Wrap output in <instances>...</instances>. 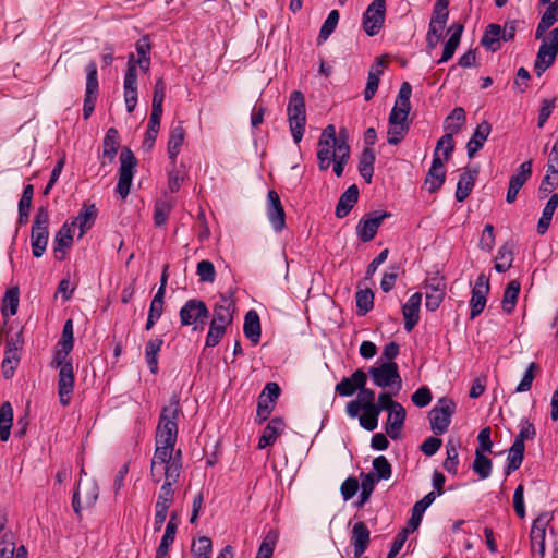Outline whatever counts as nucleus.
Returning a JSON list of instances; mask_svg holds the SVG:
<instances>
[{"label": "nucleus", "mask_w": 558, "mask_h": 558, "mask_svg": "<svg viewBox=\"0 0 558 558\" xmlns=\"http://www.w3.org/2000/svg\"><path fill=\"white\" fill-rule=\"evenodd\" d=\"M181 412L179 398L173 396L169 400V403L161 410L156 429L157 444L175 445L178 437V418Z\"/></svg>", "instance_id": "obj_1"}, {"label": "nucleus", "mask_w": 558, "mask_h": 558, "mask_svg": "<svg viewBox=\"0 0 558 558\" xmlns=\"http://www.w3.org/2000/svg\"><path fill=\"white\" fill-rule=\"evenodd\" d=\"M287 114L292 137L299 144L304 135L306 125L305 99L300 90H293L290 94Z\"/></svg>", "instance_id": "obj_2"}, {"label": "nucleus", "mask_w": 558, "mask_h": 558, "mask_svg": "<svg viewBox=\"0 0 558 558\" xmlns=\"http://www.w3.org/2000/svg\"><path fill=\"white\" fill-rule=\"evenodd\" d=\"M49 213L46 207H39L33 221L31 232L32 253L40 257L46 251L49 238Z\"/></svg>", "instance_id": "obj_3"}, {"label": "nucleus", "mask_w": 558, "mask_h": 558, "mask_svg": "<svg viewBox=\"0 0 558 558\" xmlns=\"http://www.w3.org/2000/svg\"><path fill=\"white\" fill-rule=\"evenodd\" d=\"M368 374L377 387L396 388L398 392L402 387V379L398 365L395 362H385L368 369Z\"/></svg>", "instance_id": "obj_4"}, {"label": "nucleus", "mask_w": 558, "mask_h": 558, "mask_svg": "<svg viewBox=\"0 0 558 558\" xmlns=\"http://www.w3.org/2000/svg\"><path fill=\"white\" fill-rule=\"evenodd\" d=\"M120 168L119 179L116 187V192L122 199L126 198L130 193V187L134 177V170L137 165V160L129 148H123L120 154Z\"/></svg>", "instance_id": "obj_5"}, {"label": "nucleus", "mask_w": 558, "mask_h": 558, "mask_svg": "<svg viewBox=\"0 0 558 558\" xmlns=\"http://www.w3.org/2000/svg\"><path fill=\"white\" fill-rule=\"evenodd\" d=\"M558 54V27L554 28L548 37L543 38L539 46L536 60L535 72L539 76L546 71L554 62Z\"/></svg>", "instance_id": "obj_6"}, {"label": "nucleus", "mask_w": 558, "mask_h": 558, "mask_svg": "<svg viewBox=\"0 0 558 558\" xmlns=\"http://www.w3.org/2000/svg\"><path fill=\"white\" fill-rule=\"evenodd\" d=\"M454 409L456 404L453 401L442 398L438 401V405L429 411L430 428L435 435H441L447 432Z\"/></svg>", "instance_id": "obj_7"}, {"label": "nucleus", "mask_w": 558, "mask_h": 558, "mask_svg": "<svg viewBox=\"0 0 558 558\" xmlns=\"http://www.w3.org/2000/svg\"><path fill=\"white\" fill-rule=\"evenodd\" d=\"M386 0H374L363 14V29L368 36L377 35L384 26Z\"/></svg>", "instance_id": "obj_8"}, {"label": "nucleus", "mask_w": 558, "mask_h": 558, "mask_svg": "<svg viewBox=\"0 0 558 558\" xmlns=\"http://www.w3.org/2000/svg\"><path fill=\"white\" fill-rule=\"evenodd\" d=\"M208 310L203 301L189 300L180 310V320L183 326L194 325V329L198 326L203 328L208 318Z\"/></svg>", "instance_id": "obj_9"}, {"label": "nucleus", "mask_w": 558, "mask_h": 558, "mask_svg": "<svg viewBox=\"0 0 558 558\" xmlns=\"http://www.w3.org/2000/svg\"><path fill=\"white\" fill-rule=\"evenodd\" d=\"M391 213L385 210H374L365 214L356 226V234L363 242L372 241L384 219L389 218Z\"/></svg>", "instance_id": "obj_10"}, {"label": "nucleus", "mask_w": 558, "mask_h": 558, "mask_svg": "<svg viewBox=\"0 0 558 558\" xmlns=\"http://www.w3.org/2000/svg\"><path fill=\"white\" fill-rule=\"evenodd\" d=\"M86 90L83 105V117L88 119L94 112L95 105L99 92L97 65L94 61H90L86 68Z\"/></svg>", "instance_id": "obj_11"}, {"label": "nucleus", "mask_w": 558, "mask_h": 558, "mask_svg": "<svg viewBox=\"0 0 558 558\" xmlns=\"http://www.w3.org/2000/svg\"><path fill=\"white\" fill-rule=\"evenodd\" d=\"M532 163L533 161L530 159L524 161L519 166L517 171L510 177L509 186L506 195V201L509 204L515 202L517 196L522 189V186L527 182V180L532 175Z\"/></svg>", "instance_id": "obj_12"}, {"label": "nucleus", "mask_w": 558, "mask_h": 558, "mask_svg": "<svg viewBox=\"0 0 558 558\" xmlns=\"http://www.w3.org/2000/svg\"><path fill=\"white\" fill-rule=\"evenodd\" d=\"M267 216L272 229L281 232L286 227V214L278 193L270 190L267 195Z\"/></svg>", "instance_id": "obj_13"}, {"label": "nucleus", "mask_w": 558, "mask_h": 558, "mask_svg": "<svg viewBox=\"0 0 558 558\" xmlns=\"http://www.w3.org/2000/svg\"><path fill=\"white\" fill-rule=\"evenodd\" d=\"M367 383V375L363 369H356L350 377H343L336 385L335 391L341 397L353 396L360 388H364Z\"/></svg>", "instance_id": "obj_14"}, {"label": "nucleus", "mask_w": 558, "mask_h": 558, "mask_svg": "<svg viewBox=\"0 0 558 558\" xmlns=\"http://www.w3.org/2000/svg\"><path fill=\"white\" fill-rule=\"evenodd\" d=\"M98 210L94 204L84 203L77 215L69 221L75 230L78 227V238H82L95 223Z\"/></svg>", "instance_id": "obj_15"}, {"label": "nucleus", "mask_w": 558, "mask_h": 558, "mask_svg": "<svg viewBox=\"0 0 558 558\" xmlns=\"http://www.w3.org/2000/svg\"><path fill=\"white\" fill-rule=\"evenodd\" d=\"M74 387V374L72 363H68L59 371L58 393L60 403L65 407L70 403Z\"/></svg>", "instance_id": "obj_16"}, {"label": "nucleus", "mask_w": 558, "mask_h": 558, "mask_svg": "<svg viewBox=\"0 0 558 558\" xmlns=\"http://www.w3.org/2000/svg\"><path fill=\"white\" fill-rule=\"evenodd\" d=\"M446 179L444 170V161L437 154L433 155V162L425 178V186L430 193L436 192L441 187Z\"/></svg>", "instance_id": "obj_17"}, {"label": "nucleus", "mask_w": 558, "mask_h": 558, "mask_svg": "<svg viewBox=\"0 0 558 558\" xmlns=\"http://www.w3.org/2000/svg\"><path fill=\"white\" fill-rule=\"evenodd\" d=\"M371 541V532L363 521L354 523L351 531V543L353 545L354 557L360 558Z\"/></svg>", "instance_id": "obj_18"}, {"label": "nucleus", "mask_w": 558, "mask_h": 558, "mask_svg": "<svg viewBox=\"0 0 558 558\" xmlns=\"http://www.w3.org/2000/svg\"><path fill=\"white\" fill-rule=\"evenodd\" d=\"M73 235L74 229L70 226L69 221L64 222L53 240L54 256L58 260H62L64 258L66 251L73 243Z\"/></svg>", "instance_id": "obj_19"}, {"label": "nucleus", "mask_w": 558, "mask_h": 558, "mask_svg": "<svg viewBox=\"0 0 558 558\" xmlns=\"http://www.w3.org/2000/svg\"><path fill=\"white\" fill-rule=\"evenodd\" d=\"M422 302V294L416 292L412 294L402 306V314L404 318V329L411 331L420 320V306Z\"/></svg>", "instance_id": "obj_20"}, {"label": "nucleus", "mask_w": 558, "mask_h": 558, "mask_svg": "<svg viewBox=\"0 0 558 558\" xmlns=\"http://www.w3.org/2000/svg\"><path fill=\"white\" fill-rule=\"evenodd\" d=\"M405 415V410L401 404H395V408L388 412L385 429L391 439H398L400 437Z\"/></svg>", "instance_id": "obj_21"}, {"label": "nucleus", "mask_w": 558, "mask_h": 558, "mask_svg": "<svg viewBox=\"0 0 558 558\" xmlns=\"http://www.w3.org/2000/svg\"><path fill=\"white\" fill-rule=\"evenodd\" d=\"M489 292V281H476L470 300L471 318L478 316L485 308L487 294Z\"/></svg>", "instance_id": "obj_22"}, {"label": "nucleus", "mask_w": 558, "mask_h": 558, "mask_svg": "<svg viewBox=\"0 0 558 558\" xmlns=\"http://www.w3.org/2000/svg\"><path fill=\"white\" fill-rule=\"evenodd\" d=\"M492 132V125L487 121H483L477 124L473 135L466 144L468 156L473 158L474 155L483 148L487 137Z\"/></svg>", "instance_id": "obj_23"}, {"label": "nucleus", "mask_w": 558, "mask_h": 558, "mask_svg": "<svg viewBox=\"0 0 558 558\" xmlns=\"http://www.w3.org/2000/svg\"><path fill=\"white\" fill-rule=\"evenodd\" d=\"M477 175V169L465 168L463 170L457 183L456 198L458 202H463L469 197L474 187Z\"/></svg>", "instance_id": "obj_24"}, {"label": "nucleus", "mask_w": 558, "mask_h": 558, "mask_svg": "<svg viewBox=\"0 0 558 558\" xmlns=\"http://www.w3.org/2000/svg\"><path fill=\"white\" fill-rule=\"evenodd\" d=\"M286 424L282 418H272L264 428L262 436L258 440V448L264 449L275 444L277 438L283 433Z\"/></svg>", "instance_id": "obj_25"}, {"label": "nucleus", "mask_w": 558, "mask_h": 558, "mask_svg": "<svg viewBox=\"0 0 558 558\" xmlns=\"http://www.w3.org/2000/svg\"><path fill=\"white\" fill-rule=\"evenodd\" d=\"M463 29H464V26L461 23H453L449 27L448 33H450V37H449V39L445 44L442 56L438 60L439 64L444 63V62H447L448 60H450L453 57L457 48L460 45V40H461V36H462V33H463Z\"/></svg>", "instance_id": "obj_26"}, {"label": "nucleus", "mask_w": 558, "mask_h": 558, "mask_svg": "<svg viewBox=\"0 0 558 558\" xmlns=\"http://www.w3.org/2000/svg\"><path fill=\"white\" fill-rule=\"evenodd\" d=\"M359 189L355 184H352L341 194L335 210L336 217H347L356 204Z\"/></svg>", "instance_id": "obj_27"}, {"label": "nucleus", "mask_w": 558, "mask_h": 558, "mask_svg": "<svg viewBox=\"0 0 558 558\" xmlns=\"http://www.w3.org/2000/svg\"><path fill=\"white\" fill-rule=\"evenodd\" d=\"M435 498V493L430 492L427 495H425L421 500L414 504L411 518L409 519L407 525L409 526V529H411L412 532H414L420 526L424 512L434 502Z\"/></svg>", "instance_id": "obj_28"}, {"label": "nucleus", "mask_w": 558, "mask_h": 558, "mask_svg": "<svg viewBox=\"0 0 558 558\" xmlns=\"http://www.w3.org/2000/svg\"><path fill=\"white\" fill-rule=\"evenodd\" d=\"M385 66L386 62L384 60H377L376 63L371 66L364 90V99L366 101H369L375 96L379 86L380 75L383 74V69Z\"/></svg>", "instance_id": "obj_29"}, {"label": "nucleus", "mask_w": 558, "mask_h": 558, "mask_svg": "<svg viewBox=\"0 0 558 558\" xmlns=\"http://www.w3.org/2000/svg\"><path fill=\"white\" fill-rule=\"evenodd\" d=\"M185 138V130L182 122H178L177 125H172L169 133L168 141V156L175 163L177 157L181 150Z\"/></svg>", "instance_id": "obj_30"}, {"label": "nucleus", "mask_w": 558, "mask_h": 558, "mask_svg": "<svg viewBox=\"0 0 558 558\" xmlns=\"http://www.w3.org/2000/svg\"><path fill=\"white\" fill-rule=\"evenodd\" d=\"M233 313V301L231 298L221 295L219 302L216 303L211 323L226 327L230 323Z\"/></svg>", "instance_id": "obj_31"}, {"label": "nucleus", "mask_w": 558, "mask_h": 558, "mask_svg": "<svg viewBox=\"0 0 558 558\" xmlns=\"http://www.w3.org/2000/svg\"><path fill=\"white\" fill-rule=\"evenodd\" d=\"M179 478L173 477V480H170L168 478V475H166V481H163L158 493L155 509L169 510L174 499L175 492L173 489V485L177 484Z\"/></svg>", "instance_id": "obj_32"}, {"label": "nucleus", "mask_w": 558, "mask_h": 558, "mask_svg": "<svg viewBox=\"0 0 558 558\" xmlns=\"http://www.w3.org/2000/svg\"><path fill=\"white\" fill-rule=\"evenodd\" d=\"M343 143H347V131L345 129H341L339 131V134L337 135V131L333 124L327 125L318 140L317 145H325L328 146L329 144H332V150H337L338 146Z\"/></svg>", "instance_id": "obj_33"}, {"label": "nucleus", "mask_w": 558, "mask_h": 558, "mask_svg": "<svg viewBox=\"0 0 558 558\" xmlns=\"http://www.w3.org/2000/svg\"><path fill=\"white\" fill-rule=\"evenodd\" d=\"M104 151H102V158L107 159V161L110 163L114 160L118 148L120 146L119 141V133L114 128H110L104 138ZM102 165H106V160L101 161Z\"/></svg>", "instance_id": "obj_34"}, {"label": "nucleus", "mask_w": 558, "mask_h": 558, "mask_svg": "<svg viewBox=\"0 0 558 558\" xmlns=\"http://www.w3.org/2000/svg\"><path fill=\"white\" fill-rule=\"evenodd\" d=\"M13 423V408L9 401L0 404V440L8 441Z\"/></svg>", "instance_id": "obj_35"}, {"label": "nucleus", "mask_w": 558, "mask_h": 558, "mask_svg": "<svg viewBox=\"0 0 558 558\" xmlns=\"http://www.w3.org/2000/svg\"><path fill=\"white\" fill-rule=\"evenodd\" d=\"M20 300V290L17 286L10 287L3 298L1 304V313L4 317H10L16 314Z\"/></svg>", "instance_id": "obj_36"}, {"label": "nucleus", "mask_w": 558, "mask_h": 558, "mask_svg": "<svg viewBox=\"0 0 558 558\" xmlns=\"http://www.w3.org/2000/svg\"><path fill=\"white\" fill-rule=\"evenodd\" d=\"M466 122L465 111L461 107H456L445 119L444 129L447 133H459Z\"/></svg>", "instance_id": "obj_37"}, {"label": "nucleus", "mask_w": 558, "mask_h": 558, "mask_svg": "<svg viewBox=\"0 0 558 558\" xmlns=\"http://www.w3.org/2000/svg\"><path fill=\"white\" fill-rule=\"evenodd\" d=\"M375 160L374 150L369 147H365L360 157L359 172L367 183L372 182Z\"/></svg>", "instance_id": "obj_38"}, {"label": "nucleus", "mask_w": 558, "mask_h": 558, "mask_svg": "<svg viewBox=\"0 0 558 558\" xmlns=\"http://www.w3.org/2000/svg\"><path fill=\"white\" fill-rule=\"evenodd\" d=\"M558 207V194H553L545 207L543 208L542 216L537 223V232L539 234H545L548 230L554 213Z\"/></svg>", "instance_id": "obj_39"}, {"label": "nucleus", "mask_w": 558, "mask_h": 558, "mask_svg": "<svg viewBox=\"0 0 558 558\" xmlns=\"http://www.w3.org/2000/svg\"><path fill=\"white\" fill-rule=\"evenodd\" d=\"M524 444H512L507 457V465L505 470L506 475H510L512 472L517 471L521 466L524 457Z\"/></svg>", "instance_id": "obj_40"}, {"label": "nucleus", "mask_w": 558, "mask_h": 558, "mask_svg": "<svg viewBox=\"0 0 558 558\" xmlns=\"http://www.w3.org/2000/svg\"><path fill=\"white\" fill-rule=\"evenodd\" d=\"M262 326L259 316L256 311L246 312V339L253 344H257L260 341Z\"/></svg>", "instance_id": "obj_41"}, {"label": "nucleus", "mask_w": 558, "mask_h": 558, "mask_svg": "<svg viewBox=\"0 0 558 558\" xmlns=\"http://www.w3.org/2000/svg\"><path fill=\"white\" fill-rule=\"evenodd\" d=\"M513 262V244L506 243L504 244L497 253V256L495 257V269L499 274H504L506 270H508Z\"/></svg>", "instance_id": "obj_42"}, {"label": "nucleus", "mask_w": 558, "mask_h": 558, "mask_svg": "<svg viewBox=\"0 0 558 558\" xmlns=\"http://www.w3.org/2000/svg\"><path fill=\"white\" fill-rule=\"evenodd\" d=\"M163 344L162 339H153L146 343L145 357L146 363L153 374L158 372V353Z\"/></svg>", "instance_id": "obj_43"}, {"label": "nucleus", "mask_w": 558, "mask_h": 558, "mask_svg": "<svg viewBox=\"0 0 558 558\" xmlns=\"http://www.w3.org/2000/svg\"><path fill=\"white\" fill-rule=\"evenodd\" d=\"M520 289V281H509L502 298V310L505 313L511 314L513 312Z\"/></svg>", "instance_id": "obj_44"}, {"label": "nucleus", "mask_w": 558, "mask_h": 558, "mask_svg": "<svg viewBox=\"0 0 558 558\" xmlns=\"http://www.w3.org/2000/svg\"><path fill=\"white\" fill-rule=\"evenodd\" d=\"M500 39H501V26L498 24H489L484 32L481 43L487 49H490L492 51H496L500 47L499 46Z\"/></svg>", "instance_id": "obj_45"}, {"label": "nucleus", "mask_w": 558, "mask_h": 558, "mask_svg": "<svg viewBox=\"0 0 558 558\" xmlns=\"http://www.w3.org/2000/svg\"><path fill=\"white\" fill-rule=\"evenodd\" d=\"M161 116L162 114L153 113V112L150 113L148 128L145 133V138L143 141V147L146 150H150L154 147V144L157 138V134L160 129Z\"/></svg>", "instance_id": "obj_46"}, {"label": "nucleus", "mask_w": 558, "mask_h": 558, "mask_svg": "<svg viewBox=\"0 0 558 558\" xmlns=\"http://www.w3.org/2000/svg\"><path fill=\"white\" fill-rule=\"evenodd\" d=\"M333 160V172L339 178L343 174L344 166L348 163L350 158V146L349 144L341 143L337 150H332Z\"/></svg>", "instance_id": "obj_47"}, {"label": "nucleus", "mask_w": 558, "mask_h": 558, "mask_svg": "<svg viewBox=\"0 0 558 558\" xmlns=\"http://www.w3.org/2000/svg\"><path fill=\"white\" fill-rule=\"evenodd\" d=\"M531 550L533 555L536 553L539 554L541 558H543L545 553V529L538 526L536 523L533 524L531 529Z\"/></svg>", "instance_id": "obj_48"}, {"label": "nucleus", "mask_w": 558, "mask_h": 558, "mask_svg": "<svg viewBox=\"0 0 558 558\" xmlns=\"http://www.w3.org/2000/svg\"><path fill=\"white\" fill-rule=\"evenodd\" d=\"M359 315H365L374 305V293L371 289H360L355 294Z\"/></svg>", "instance_id": "obj_49"}, {"label": "nucleus", "mask_w": 558, "mask_h": 558, "mask_svg": "<svg viewBox=\"0 0 558 558\" xmlns=\"http://www.w3.org/2000/svg\"><path fill=\"white\" fill-rule=\"evenodd\" d=\"M411 94H412L411 84L409 82H403L400 86V89L397 95V98H396L392 109L405 110L407 112H410V110H411V104H410Z\"/></svg>", "instance_id": "obj_50"}, {"label": "nucleus", "mask_w": 558, "mask_h": 558, "mask_svg": "<svg viewBox=\"0 0 558 558\" xmlns=\"http://www.w3.org/2000/svg\"><path fill=\"white\" fill-rule=\"evenodd\" d=\"M493 469L492 460L485 454L475 453V459L472 470L480 476L481 480H486L490 476Z\"/></svg>", "instance_id": "obj_51"}, {"label": "nucleus", "mask_w": 558, "mask_h": 558, "mask_svg": "<svg viewBox=\"0 0 558 558\" xmlns=\"http://www.w3.org/2000/svg\"><path fill=\"white\" fill-rule=\"evenodd\" d=\"M175 445L173 444H157L151 458V462L162 464L166 468L169 465L171 454L174 451Z\"/></svg>", "instance_id": "obj_52"}, {"label": "nucleus", "mask_w": 558, "mask_h": 558, "mask_svg": "<svg viewBox=\"0 0 558 558\" xmlns=\"http://www.w3.org/2000/svg\"><path fill=\"white\" fill-rule=\"evenodd\" d=\"M389 128L387 132V141L391 145L399 144L408 134L410 124L409 123H392L388 122Z\"/></svg>", "instance_id": "obj_53"}, {"label": "nucleus", "mask_w": 558, "mask_h": 558, "mask_svg": "<svg viewBox=\"0 0 558 558\" xmlns=\"http://www.w3.org/2000/svg\"><path fill=\"white\" fill-rule=\"evenodd\" d=\"M339 12L337 10H332L329 12L327 19L325 20L323 26L320 27L318 35V44L327 40V38L333 33L337 24L339 22Z\"/></svg>", "instance_id": "obj_54"}, {"label": "nucleus", "mask_w": 558, "mask_h": 558, "mask_svg": "<svg viewBox=\"0 0 558 558\" xmlns=\"http://www.w3.org/2000/svg\"><path fill=\"white\" fill-rule=\"evenodd\" d=\"M447 458L444 461V469L451 474L457 473L459 464V454L457 444L453 440H449L446 445Z\"/></svg>", "instance_id": "obj_55"}, {"label": "nucleus", "mask_w": 558, "mask_h": 558, "mask_svg": "<svg viewBox=\"0 0 558 558\" xmlns=\"http://www.w3.org/2000/svg\"><path fill=\"white\" fill-rule=\"evenodd\" d=\"M172 209V203L168 199H159L154 207V222L157 227L163 226Z\"/></svg>", "instance_id": "obj_56"}, {"label": "nucleus", "mask_w": 558, "mask_h": 558, "mask_svg": "<svg viewBox=\"0 0 558 558\" xmlns=\"http://www.w3.org/2000/svg\"><path fill=\"white\" fill-rule=\"evenodd\" d=\"M166 96V85L162 78L156 81L153 95L151 112L162 114V102Z\"/></svg>", "instance_id": "obj_57"}, {"label": "nucleus", "mask_w": 558, "mask_h": 558, "mask_svg": "<svg viewBox=\"0 0 558 558\" xmlns=\"http://www.w3.org/2000/svg\"><path fill=\"white\" fill-rule=\"evenodd\" d=\"M182 466V451L180 449H174L173 453L171 454L169 465L166 469V475H168V478H180Z\"/></svg>", "instance_id": "obj_58"}, {"label": "nucleus", "mask_w": 558, "mask_h": 558, "mask_svg": "<svg viewBox=\"0 0 558 558\" xmlns=\"http://www.w3.org/2000/svg\"><path fill=\"white\" fill-rule=\"evenodd\" d=\"M211 549H213V543H211V539L207 536L198 537L197 541L193 542L192 548H191L194 556L206 557V558H210Z\"/></svg>", "instance_id": "obj_59"}, {"label": "nucleus", "mask_w": 558, "mask_h": 558, "mask_svg": "<svg viewBox=\"0 0 558 558\" xmlns=\"http://www.w3.org/2000/svg\"><path fill=\"white\" fill-rule=\"evenodd\" d=\"M373 468L376 473V481L388 480L391 476V465L384 456H379L373 460Z\"/></svg>", "instance_id": "obj_60"}, {"label": "nucleus", "mask_w": 558, "mask_h": 558, "mask_svg": "<svg viewBox=\"0 0 558 558\" xmlns=\"http://www.w3.org/2000/svg\"><path fill=\"white\" fill-rule=\"evenodd\" d=\"M317 160H318V168L320 171H326L330 168L331 162L333 160L332 157V144H329L328 146L325 145H317Z\"/></svg>", "instance_id": "obj_61"}, {"label": "nucleus", "mask_w": 558, "mask_h": 558, "mask_svg": "<svg viewBox=\"0 0 558 558\" xmlns=\"http://www.w3.org/2000/svg\"><path fill=\"white\" fill-rule=\"evenodd\" d=\"M538 369V365L535 362L529 364L524 372V375L515 388L517 392H526L531 389L533 380L535 378V372Z\"/></svg>", "instance_id": "obj_62"}, {"label": "nucleus", "mask_w": 558, "mask_h": 558, "mask_svg": "<svg viewBox=\"0 0 558 558\" xmlns=\"http://www.w3.org/2000/svg\"><path fill=\"white\" fill-rule=\"evenodd\" d=\"M378 410L376 408H372V410H364V413L360 415L359 421L360 425L366 430H374L378 425Z\"/></svg>", "instance_id": "obj_63"}, {"label": "nucleus", "mask_w": 558, "mask_h": 558, "mask_svg": "<svg viewBox=\"0 0 558 558\" xmlns=\"http://www.w3.org/2000/svg\"><path fill=\"white\" fill-rule=\"evenodd\" d=\"M276 542L277 536L272 533H268L264 537L259 546L257 556L255 558H271L275 550Z\"/></svg>", "instance_id": "obj_64"}]
</instances>
